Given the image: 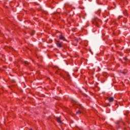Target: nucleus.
Returning <instances> with one entry per match:
<instances>
[{"label":"nucleus","instance_id":"1","mask_svg":"<svg viewBox=\"0 0 130 130\" xmlns=\"http://www.w3.org/2000/svg\"><path fill=\"white\" fill-rule=\"evenodd\" d=\"M101 23V20L96 18L94 20V24H96V25H99Z\"/></svg>","mask_w":130,"mask_h":130},{"label":"nucleus","instance_id":"2","mask_svg":"<svg viewBox=\"0 0 130 130\" xmlns=\"http://www.w3.org/2000/svg\"><path fill=\"white\" fill-rule=\"evenodd\" d=\"M56 45H57V47H58L59 48H61V47H62L63 46L62 43H60L59 42H58L56 43Z\"/></svg>","mask_w":130,"mask_h":130},{"label":"nucleus","instance_id":"3","mask_svg":"<svg viewBox=\"0 0 130 130\" xmlns=\"http://www.w3.org/2000/svg\"><path fill=\"white\" fill-rule=\"evenodd\" d=\"M56 120H57V122H58L59 123H61V120L60 117H57Z\"/></svg>","mask_w":130,"mask_h":130},{"label":"nucleus","instance_id":"4","mask_svg":"<svg viewBox=\"0 0 130 130\" xmlns=\"http://www.w3.org/2000/svg\"><path fill=\"white\" fill-rule=\"evenodd\" d=\"M59 39L61 40H63V41H66V38L62 36V35L60 36L59 37Z\"/></svg>","mask_w":130,"mask_h":130},{"label":"nucleus","instance_id":"5","mask_svg":"<svg viewBox=\"0 0 130 130\" xmlns=\"http://www.w3.org/2000/svg\"><path fill=\"white\" fill-rule=\"evenodd\" d=\"M108 100H109V102H112L114 100V99L112 97L109 98Z\"/></svg>","mask_w":130,"mask_h":130},{"label":"nucleus","instance_id":"6","mask_svg":"<svg viewBox=\"0 0 130 130\" xmlns=\"http://www.w3.org/2000/svg\"><path fill=\"white\" fill-rule=\"evenodd\" d=\"M81 112H80V111H78V112H77V114H81Z\"/></svg>","mask_w":130,"mask_h":130},{"label":"nucleus","instance_id":"7","mask_svg":"<svg viewBox=\"0 0 130 130\" xmlns=\"http://www.w3.org/2000/svg\"><path fill=\"white\" fill-rule=\"evenodd\" d=\"M126 59H127L126 58H125V60H126Z\"/></svg>","mask_w":130,"mask_h":130},{"label":"nucleus","instance_id":"8","mask_svg":"<svg viewBox=\"0 0 130 130\" xmlns=\"http://www.w3.org/2000/svg\"><path fill=\"white\" fill-rule=\"evenodd\" d=\"M26 63H27V62H25Z\"/></svg>","mask_w":130,"mask_h":130}]
</instances>
